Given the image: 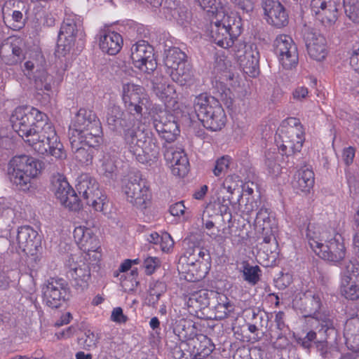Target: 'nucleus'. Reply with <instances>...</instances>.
<instances>
[{
    "label": "nucleus",
    "mask_w": 359,
    "mask_h": 359,
    "mask_svg": "<svg viewBox=\"0 0 359 359\" xmlns=\"http://www.w3.org/2000/svg\"><path fill=\"white\" fill-rule=\"evenodd\" d=\"M16 241L18 248L27 253H33L41 246V236L29 226H22L18 229Z\"/></svg>",
    "instance_id": "393cba45"
},
{
    "label": "nucleus",
    "mask_w": 359,
    "mask_h": 359,
    "mask_svg": "<svg viewBox=\"0 0 359 359\" xmlns=\"http://www.w3.org/2000/svg\"><path fill=\"white\" fill-rule=\"evenodd\" d=\"M264 203L260 198L254 199L253 198H248L245 204L242 207V213L243 215L248 216L246 220L250 221L251 215L254 212H258L259 209L262 207Z\"/></svg>",
    "instance_id": "8fccbe9b"
},
{
    "label": "nucleus",
    "mask_w": 359,
    "mask_h": 359,
    "mask_svg": "<svg viewBox=\"0 0 359 359\" xmlns=\"http://www.w3.org/2000/svg\"><path fill=\"white\" fill-rule=\"evenodd\" d=\"M111 320L118 323H125L128 318L123 313L121 307L114 308L111 312Z\"/></svg>",
    "instance_id": "69168bd1"
},
{
    "label": "nucleus",
    "mask_w": 359,
    "mask_h": 359,
    "mask_svg": "<svg viewBox=\"0 0 359 359\" xmlns=\"http://www.w3.org/2000/svg\"><path fill=\"white\" fill-rule=\"evenodd\" d=\"M153 126L158 135L165 141V144L173 142L180 135L178 124L175 117L165 111L153 116Z\"/></svg>",
    "instance_id": "2eb2a0df"
},
{
    "label": "nucleus",
    "mask_w": 359,
    "mask_h": 359,
    "mask_svg": "<svg viewBox=\"0 0 359 359\" xmlns=\"http://www.w3.org/2000/svg\"><path fill=\"white\" fill-rule=\"evenodd\" d=\"M74 238L79 248L86 253L85 259H90V252L94 253V260L99 259L100 242L92 229L83 226H77L74 231Z\"/></svg>",
    "instance_id": "a211bd4d"
},
{
    "label": "nucleus",
    "mask_w": 359,
    "mask_h": 359,
    "mask_svg": "<svg viewBox=\"0 0 359 359\" xmlns=\"http://www.w3.org/2000/svg\"><path fill=\"white\" fill-rule=\"evenodd\" d=\"M215 318L224 319L234 310L233 305L229 301H222L219 302L215 306Z\"/></svg>",
    "instance_id": "603ef678"
},
{
    "label": "nucleus",
    "mask_w": 359,
    "mask_h": 359,
    "mask_svg": "<svg viewBox=\"0 0 359 359\" xmlns=\"http://www.w3.org/2000/svg\"><path fill=\"white\" fill-rule=\"evenodd\" d=\"M12 128L24 140L33 130L30 107H17L10 118Z\"/></svg>",
    "instance_id": "4be33fe9"
},
{
    "label": "nucleus",
    "mask_w": 359,
    "mask_h": 359,
    "mask_svg": "<svg viewBox=\"0 0 359 359\" xmlns=\"http://www.w3.org/2000/svg\"><path fill=\"white\" fill-rule=\"evenodd\" d=\"M255 225L258 231H265L267 233L276 229L275 218L264 204L256 214Z\"/></svg>",
    "instance_id": "72a5a7b5"
},
{
    "label": "nucleus",
    "mask_w": 359,
    "mask_h": 359,
    "mask_svg": "<svg viewBox=\"0 0 359 359\" xmlns=\"http://www.w3.org/2000/svg\"><path fill=\"white\" fill-rule=\"evenodd\" d=\"M169 144H164V157L172 172L175 176L184 177L188 171L189 163L184 150Z\"/></svg>",
    "instance_id": "6ab92c4d"
},
{
    "label": "nucleus",
    "mask_w": 359,
    "mask_h": 359,
    "mask_svg": "<svg viewBox=\"0 0 359 359\" xmlns=\"http://www.w3.org/2000/svg\"><path fill=\"white\" fill-rule=\"evenodd\" d=\"M355 154V149L353 147L344 148L342 152V160L346 165L353 163Z\"/></svg>",
    "instance_id": "0e129e2a"
},
{
    "label": "nucleus",
    "mask_w": 359,
    "mask_h": 359,
    "mask_svg": "<svg viewBox=\"0 0 359 359\" xmlns=\"http://www.w3.org/2000/svg\"><path fill=\"white\" fill-rule=\"evenodd\" d=\"M165 8L170 13L171 17L177 22L178 24L184 25L189 19V13L185 6H180L177 2L172 0H166Z\"/></svg>",
    "instance_id": "e433bc0d"
},
{
    "label": "nucleus",
    "mask_w": 359,
    "mask_h": 359,
    "mask_svg": "<svg viewBox=\"0 0 359 359\" xmlns=\"http://www.w3.org/2000/svg\"><path fill=\"white\" fill-rule=\"evenodd\" d=\"M99 337L90 330H86L83 335L79 339L80 344L83 345L86 348H95L98 342Z\"/></svg>",
    "instance_id": "864d4df0"
},
{
    "label": "nucleus",
    "mask_w": 359,
    "mask_h": 359,
    "mask_svg": "<svg viewBox=\"0 0 359 359\" xmlns=\"http://www.w3.org/2000/svg\"><path fill=\"white\" fill-rule=\"evenodd\" d=\"M187 61V55L179 48L171 47L165 50L163 62L167 69L166 72L179 67Z\"/></svg>",
    "instance_id": "f704fd0d"
},
{
    "label": "nucleus",
    "mask_w": 359,
    "mask_h": 359,
    "mask_svg": "<svg viewBox=\"0 0 359 359\" xmlns=\"http://www.w3.org/2000/svg\"><path fill=\"white\" fill-rule=\"evenodd\" d=\"M311 10L316 20L325 27H330L337 20V8L332 0H311Z\"/></svg>",
    "instance_id": "aec40b11"
},
{
    "label": "nucleus",
    "mask_w": 359,
    "mask_h": 359,
    "mask_svg": "<svg viewBox=\"0 0 359 359\" xmlns=\"http://www.w3.org/2000/svg\"><path fill=\"white\" fill-rule=\"evenodd\" d=\"M359 277V263L356 260H348L344 263L341 272V280L346 278H354Z\"/></svg>",
    "instance_id": "49530a36"
},
{
    "label": "nucleus",
    "mask_w": 359,
    "mask_h": 359,
    "mask_svg": "<svg viewBox=\"0 0 359 359\" xmlns=\"http://www.w3.org/2000/svg\"><path fill=\"white\" fill-rule=\"evenodd\" d=\"M344 336L346 344L355 352L359 351V318L353 317L346 321Z\"/></svg>",
    "instance_id": "c85d7f7f"
},
{
    "label": "nucleus",
    "mask_w": 359,
    "mask_h": 359,
    "mask_svg": "<svg viewBox=\"0 0 359 359\" xmlns=\"http://www.w3.org/2000/svg\"><path fill=\"white\" fill-rule=\"evenodd\" d=\"M159 260L157 257H149L144 261L143 266L145 269V272L148 275L153 273L156 268L158 266Z\"/></svg>",
    "instance_id": "680f3d73"
},
{
    "label": "nucleus",
    "mask_w": 359,
    "mask_h": 359,
    "mask_svg": "<svg viewBox=\"0 0 359 359\" xmlns=\"http://www.w3.org/2000/svg\"><path fill=\"white\" fill-rule=\"evenodd\" d=\"M123 138L125 147L142 163L156 158L159 154L158 141L149 130L128 128Z\"/></svg>",
    "instance_id": "f03ea898"
},
{
    "label": "nucleus",
    "mask_w": 359,
    "mask_h": 359,
    "mask_svg": "<svg viewBox=\"0 0 359 359\" xmlns=\"http://www.w3.org/2000/svg\"><path fill=\"white\" fill-rule=\"evenodd\" d=\"M201 262L197 259L196 253L191 250H187L185 254L180 257L177 265V269L180 272L191 271L190 266L194 268V264H201Z\"/></svg>",
    "instance_id": "a19ab883"
},
{
    "label": "nucleus",
    "mask_w": 359,
    "mask_h": 359,
    "mask_svg": "<svg viewBox=\"0 0 359 359\" xmlns=\"http://www.w3.org/2000/svg\"><path fill=\"white\" fill-rule=\"evenodd\" d=\"M76 188L86 204L96 211H102L106 196L99 189L96 180L87 175H81Z\"/></svg>",
    "instance_id": "9b49d317"
},
{
    "label": "nucleus",
    "mask_w": 359,
    "mask_h": 359,
    "mask_svg": "<svg viewBox=\"0 0 359 359\" xmlns=\"http://www.w3.org/2000/svg\"><path fill=\"white\" fill-rule=\"evenodd\" d=\"M222 18L212 20L210 25L209 34L213 42L219 46L228 48L233 46V41L240 34V21L236 22L233 16L222 14Z\"/></svg>",
    "instance_id": "6e6552de"
},
{
    "label": "nucleus",
    "mask_w": 359,
    "mask_h": 359,
    "mask_svg": "<svg viewBox=\"0 0 359 359\" xmlns=\"http://www.w3.org/2000/svg\"><path fill=\"white\" fill-rule=\"evenodd\" d=\"M83 258L70 264L67 271V276L72 279V285L77 290L86 288L90 279V265Z\"/></svg>",
    "instance_id": "b1692460"
},
{
    "label": "nucleus",
    "mask_w": 359,
    "mask_h": 359,
    "mask_svg": "<svg viewBox=\"0 0 359 359\" xmlns=\"http://www.w3.org/2000/svg\"><path fill=\"white\" fill-rule=\"evenodd\" d=\"M213 294L212 291L200 290L191 293L187 300V305L192 308L194 311L202 310L210 305L209 294Z\"/></svg>",
    "instance_id": "c9c22d12"
},
{
    "label": "nucleus",
    "mask_w": 359,
    "mask_h": 359,
    "mask_svg": "<svg viewBox=\"0 0 359 359\" xmlns=\"http://www.w3.org/2000/svg\"><path fill=\"white\" fill-rule=\"evenodd\" d=\"M194 108L198 120L211 131H218L224 127L226 116L219 102L214 97L201 93L194 100Z\"/></svg>",
    "instance_id": "39448f33"
},
{
    "label": "nucleus",
    "mask_w": 359,
    "mask_h": 359,
    "mask_svg": "<svg viewBox=\"0 0 359 359\" xmlns=\"http://www.w3.org/2000/svg\"><path fill=\"white\" fill-rule=\"evenodd\" d=\"M314 184V173L312 170L304 168L294 175L292 187L297 192L308 193Z\"/></svg>",
    "instance_id": "7c9ffc66"
},
{
    "label": "nucleus",
    "mask_w": 359,
    "mask_h": 359,
    "mask_svg": "<svg viewBox=\"0 0 359 359\" xmlns=\"http://www.w3.org/2000/svg\"><path fill=\"white\" fill-rule=\"evenodd\" d=\"M24 67H25V69H24L25 74L27 76H33V75L36 72V71H34L35 69H36V70L37 69H43V65L41 64V65H39L38 63L36 64L34 60L27 61L25 63Z\"/></svg>",
    "instance_id": "338daca9"
},
{
    "label": "nucleus",
    "mask_w": 359,
    "mask_h": 359,
    "mask_svg": "<svg viewBox=\"0 0 359 359\" xmlns=\"http://www.w3.org/2000/svg\"><path fill=\"white\" fill-rule=\"evenodd\" d=\"M165 291V285L160 281L154 283L153 286H150L149 296L148 297V305L155 308L162 295Z\"/></svg>",
    "instance_id": "a18cd8bd"
},
{
    "label": "nucleus",
    "mask_w": 359,
    "mask_h": 359,
    "mask_svg": "<svg viewBox=\"0 0 359 359\" xmlns=\"http://www.w3.org/2000/svg\"><path fill=\"white\" fill-rule=\"evenodd\" d=\"M84 36L83 20L74 13L66 14L58 35L57 53L65 56L74 44L76 37Z\"/></svg>",
    "instance_id": "1a4fd4ad"
},
{
    "label": "nucleus",
    "mask_w": 359,
    "mask_h": 359,
    "mask_svg": "<svg viewBox=\"0 0 359 359\" xmlns=\"http://www.w3.org/2000/svg\"><path fill=\"white\" fill-rule=\"evenodd\" d=\"M280 156L276 152L268 151L266 154L265 165L269 172L273 175H278L281 171V166L279 163Z\"/></svg>",
    "instance_id": "37998d69"
},
{
    "label": "nucleus",
    "mask_w": 359,
    "mask_h": 359,
    "mask_svg": "<svg viewBox=\"0 0 359 359\" xmlns=\"http://www.w3.org/2000/svg\"><path fill=\"white\" fill-rule=\"evenodd\" d=\"M304 140V128L298 118L290 117L278 128L276 141L282 155L290 156L300 151Z\"/></svg>",
    "instance_id": "0eeeda50"
},
{
    "label": "nucleus",
    "mask_w": 359,
    "mask_h": 359,
    "mask_svg": "<svg viewBox=\"0 0 359 359\" xmlns=\"http://www.w3.org/2000/svg\"><path fill=\"white\" fill-rule=\"evenodd\" d=\"M106 121L109 128L115 132L123 130L124 133L128 128L135 125L133 116L128 112L126 114L119 106L115 104L108 107Z\"/></svg>",
    "instance_id": "412c9836"
},
{
    "label": "nucleus",
    "mask_w": 359,
    "mask_h": 359,
    "mask_svg": "<svg viewBox=\"0 0 359 359\" xmlns=\"http://www.w3.org/2000/svg\"><path fill=\"white\" fill-rule=\"evenodd\" d=\"M321 306L320 297L318 294H314L311 297H306V311L309 316H313L318 320L320 321L321 328L318 330V334L322 336L327 337L335 333L333 322L330 318L324 317L319 319L318 312Z\"/></svg>",
    "instance_id": "5701e85b"
},
{
    "label": "nucleus",
    "mask_w": 359,
    "mask_h": 359,
    "mask_svg": "<svg viewBox=\"0 0 359 359\" xmlns=\"http://www.w3.org/2000/svg\"><path fill=\"white\" fill-rule=\"evenodd\" d=\"M159 245L163 251L168 252L173 247L174 241L169 233H163Z\"/></svg>",
    "instance_id": "e2e57ef3"
},
{
    "label": "nucleus",
    "mask_w": 359,
    "mask_h": 359,
    "mask_svg": "<svg viewBox=\"0 0 359 359\" xmlns=\"http://www.w3.org/2000/svg\"><path fill=\"white\" fill-rule=\"evenodd\" d=\"M62 195H64V200H59L62 205L73 211L80 210L81 201L71 187L70 190H65Z\"/></svg>",
    "instance_id": "79ce46f5"
},
{
    "label": "nucleus",
    "mask_w": 359,
    "mask_h": 359,
    "mask_svg": "<svg viewBox=\"0 0 359 359\" xmlns=\"http://www.w3.org/2000/svg\"><path fill=\"white\" fill-rule=\"evenodd\" d=\"M259 53L252 46L247 48L243 55L240 56V64L245 74L255 76L259 72Z\"/></svg>",
    "instance_id": "c756f323"
},
{
    "label": "nucleus",
    "mask_w": 359,
    "mask_h": 359,
    "mask_svg": "<svg viewBox=\"0 0 359 359\" xmlns=\"http://www.w3.org/2000/svg\"><path fill=\"white\" fill-rule=\"evenodd\" d=\"M30 111L32 115V125L33 126V130H37V127L41 126L45 128L47 126H53V124L48 121L47 115L42 113L39 109L34 107H30Z\"/></svg>",
    "instance_id": "c03bdc74"
},
{
    "label": "nucleus",
    "mask_w": 359,
    "mask_h": 359,
    "mask_svg": "<svg viewBox=\"0 0 359 359\" xmlns=\"http://www.w3.org/2000/svg\"><path fill=\"white\" fill-rule=\"evenodd\" d=\"M304 40L309 56L316 61H322L327 55L326 39L321 34L308 32Z\"/></svg>",
    "instance_id": "a878e982"
},
{
    "label": "nucleus",
    "mask_w": 359,
    "mask_h": 359,
    "mask_svg": "<svg viewBox=\"0 0 359 359\" xmlns=\"http://www.w3.org/2000/svg\"><path fill=\"white\" fill-rule=\"evenodd\" d=\"M101 170L109 178H112L116 171L114 160L109 156H104L102 160Z\"/></svg>",
    "instance_id": "5fc2aeb1"
},
{
    "label": "nucleus",
    "mask_w": 359,
    "mask_h": 359,
    "mask_svg": "<svg viewBox=\"0 0 359 359\" xmlns=\"http://www.w3.org/2000/svg\"><path fill=\"white\" fill-rule=\"evenodd\" d=\"M306 238L310 248L323 259L338 263L346 256L344 239L339 233H334L330 238L319 227L310 224L306 230Z\"/></svg>",
    "instance_id": "f257e3e1"
},
{
    "label": "nucleus",
    "mask_w": 359,
    "mask_h": 359,
    "mask_svg": "<svg viewBox=\"0 0 359 359\" xmlns=\"http://www.w3.org/2000/svg\"><path fill=\"white\" fill-rule=\"evenodd\" d=\"M69 138L75 159L83 165L90 164L100 145H91L88 141L76 139L75 136Z\"/></svg>",
    "instance_id": "bb28decb"
},
{
    "label": "nucleus",
    "mask_w": 359,
    "mask_h": 359,
    "mask_svg": "<svg viewBox=\"0 0 359 359\" xmlns=\"http://www.w3.org/2000/svg\"><path fill=\"white\" fill-rule=\"evenodd\" d=\"M273 46L275 54L285 69H292L297 66L299 61L297 48L290 36L278 35Z\"/></svg>",
    "instance_id": "ddd939ff"
},
{
    "label": "nucleus",
    "mask_w": 359,
    "mask_h": 359,
    "mask_svg": "<svg viewBox=\"0 0 359 359\" xmlns=\"http://www.w3.org/2000/svg\"><path fill=\"white\" fill-rule=\"evenodd\" d=\"M153 91L162 101L166 102L169 98H172L175 94V87L168 83L167 79L162 74H158L152 81Z\"/></svg>",
    "instance_id": "473e14b6"
},
{
    "label": "nucleus",
    "mask_w": 359,
    "mask_h": 359,
    "mask_svg": "<svg viewBox=\"0 0 359 359\" xmlns=\"http://www.w3.org/2000/svg\"><path fill=\"white\" fill-rule=\"evenodd\" d=\"M88 141L91 145H100L102 141V128L100 119L90 110L80 109L69 129V137Z\"/></svg>",
    "instance_id": "20e7f679"
},
{
    "label": "nucleus",
    "mask_w": 359,
    "mask_h": 359,
    "mask_svg": "<svg viewBox=\"0 0 359 359\" xmlns=\"http://www.w3.org/2000/svg\"><path fill=\"white\" fill-rule=\"evenodd\" d=\"M122 100L127 111L133 116H141L143 108H147L149 103L143 88L131 83L123 85Z\"/></svg>",
    "instance_id": "f8f14e48"
},
{
    "label": "nucleus",
    "mask_w": 359,
    "mask_h": 359,
    "mask_svg": "<svg viewBox=\"0 0 359 359\" xmlns=\"http://www.w3.org/2000/svg\"><path fill=\"white\" fill-rule=\"evenodd\" d=\"M317 350L320 352V355L325 359H329L334 356V353L338 351L334 348H329L327 342L325 340H320L314 342Z\"/></svg>",
    "instance_id": "bf43d9fd"
},
{
    "label": "nucleus",
    "mask_w": 359,
    "mask_h": 359,
    "mask_svg": "<svg viewBox=\"0 0 359 359\" xmlns=\"http://www.w3.org/2000/svg\"><path fill=\"white\" fill-rule=\"evenodd\" d=\"M25 142L39 154H50L59 159L65 157L63 145L54 126H47L43 128L38 126L37 130H33L29 136H27Z\"/></svg>",
    "instance_id": "423d86ee"
},
{
    "label": "nucleus",
    "mask_w": 359,
    "mask_h": 359,
    "mask_svg": "<svg viewBox=\"0 0 359 359\" xmlns=\"http://www.w3.org/2000/svg\"><path fill=\"white\" fill-rule=\"evenodd\" d=\"M33 78L37 90L46 91L47 93L52 90L55 84L53 76L48 74L44 69H37Z\"/></svg>",
    "instance_id": "58836bf2"
},
{
    "label": "nucleus",
    "mask_w": 359,
    "mask_h": 359,
    "mask_svg": "<svg viewBox=\"0 0 359 359\" xmlns=\"http://www.w3.org/2000/svg\"><path fill=\"white\" fill-rule=\"evenodd\" d=\"M127 201L137 208L146 209L151 201V192L147 182L138 175L130 176L123 187Z\"/></svg>",
    "instance_id": "9d476101"
},
{
    "label": "nucleus",
    "mask_w": 359,
    "mask_h": 359,
    "mask_svg": "<svg viewBox=\"0 0 359 359\" xmlns=\"http://www.w3.org/2000/svg\"><path fill=\"white\" fill-rule=\"evenodd\" d=\"M43 302L53 309L58 308L67 294V284L62 278H50L42 288Z\"/></svg>",
    "instance_id": "dca6fc26"
},
{
    "label": "nucleus",
    "mask_w": 359,
    "mask_h": 359,
    "mask_svg": "<svg viewBox=\"0 0 359 359\" xmlns=\"http://www.w3.org/2000/svg\"><path fill=\"white\" fill-rule=\"evenodd\" d=\"M231 158L229 156H223L215 161L214 169L212 172L216 177L220 176L227 172Z\"/></svg>",
    "instance_id": "4d7b16f0"
},
{
    "label": "nucleus",
    "mask_w": 359,
    "mask_h": 359,
    "mask_svg": "<svg viewBox=\"0 0 359 359\" xmlns=\"http://www.w3.org/2000/svg\"><path fill=\"white\" fill-rule=\"evenodd\" d=\"M344 6L346 16L353 22L359 23V0H345Z\"/></svg>",
    "instance_id": "de8ad7c7"
},
{
    "label": "nucleus",
    "mask_w": 359,
    "mask_h": 359,
    "mask_svg": "<svg viewBox=\"0 0 359 359\" xmlns=\"http://www.w3.org/2000/svg\"><path fill=\"white\" fill-rule=\"evenodd\" d=\"M137 275L138 272L137 269H132L130 274L128 275L129 278H131L132 285L128 284L129 280L128 278H123V276H121V284L125 291H134L136 289L139 284Z\"/></svg>",
    "instance_id": "6e6d98bb"
},
{
    "label": "nucleus",
    "mask_w": 359,
    "mask_h": 359,
    "mask_svg": "<svg viewBox=\"0 0 359 359\" xmlns=\"http://www.w3.org/2000/svg\"><path fill=\"white\" fill-rule=\"evenodd\" d=\"M99 46L103 53L115 55L121 50L123 46L121 35L116 32L102 29L97 34Z\"/></svg>",
    "instance_id": "cd10ccee"
},
{
    "label": "nucleus",
    "mask_w": 359,
    "mask_h": 359,
    "mask_svg": "<svg viewBox=\"0 0 359 359\" xmlns=\"http://www.w3.org/2000/svg\"><path fill=\"white\" fill-rule=\"evenodd\" d=\"M262 8L266 22L278 29L288 25L289 15L278 0H262Z\"/></svg>",
    "instance_id": "f3484780"
},
{
    "label": "nucleus",
    "mask_w": 359,
    "mask_h": 359,
    "mask_svg": "<svg viewBox=\"0 0 359 359\" xmlns=\"http://www.w3.org/2000/svg\"><path fill=\"white\" fill-rule=\"evenodd\" d=\"M131 59L135 67L147 74L153 72L157 67L154 48L144 40L139 41L133 45Z\"/></svg>",
    "instance_id": "4468645a"
},
{
    "label": "nucleus",
    "mask_w": 359,
    "mask_h": 359,
    "mask_svg": "<svg viewBox=\"0 0 359 359\" xmlns=\"http://www.w3.org/2000/svg\"><path fill=\"white\" fill-rule=\"evenodd\" d=\"M55 189V195L58 200H64V191L70 190V185L68 182L60 176L53 182Z\"/></svg>",
    "instance_id": "13d9d810"
},
{
    "label": "nucleus",
    "mask_w": 359,
    "mask_h": 359,
    "mask_svg": "<svg viewBox=\"0 0 359 359\" xmlns=\"http://www.w3.org/2000/svg\"><path fill=\"white\" fill-rule=\"evenodd\" d=\"M341 294L347 299L355 301L359 299V277L353 279L346 278L341 280Z\"/></svg>",
    "instance_id": "4c0bfd02"
},
{
    "label": "nucleus",
    "mask_w": 359,
    "mask_h": 359,
    "mask_svg": "<svg viewBox=\"0 0 359 359\" xmlns=\"http://www.w3.org/2000/svg\"><path fill=\"white\" fill-rule=\"evenodd\" d=\"M200 6L208 12L216 13V17L223 14L221 0H197Z\"/></svg>",
    "instance_id": "09e8293b"
},
{
    "label": "nucleus",
    "mask_w": 359,
    "mask_h": 359,
    "mask_svg": "<svg viewBox=\"0 0 359 359\" xmlns=\"http://www.w3.org/2000/svg\"><path fill=\"white\" fill-rule=\"evenodd\" d=\"M239 271L243 275V280L249 285L255 286L260 280L262 270L259 266L250 265L247 262H243Z\"/></svg>",
    "instance_id": "ea45409f"
},
{
    "label": "nucleus",
    "mask_w": 359,
    "mask_h": 359,
    "mask_svg": "<svg viewBox=\"0 0 359 359\" xmlns=\"http://www.w3.org/2000/svg\"><path fill=\"white\" fill-rule=\"evenodd\" d=\"M167 73L174 82L182 86L191 84L194 80V72L188 61L172 70L167 71Z\"/></svg>",
    "instance_id": "2f4dec72"
},
{
    "label": "nucleus",
    "mask_w": 359,
    "mask_h": 359,
    "mask_svg": "<svg viewBox=\"0 0 359 359\" xmlns=\"http://www.w3.org/2000/svg\"><path fill=\"white\" fill-rule=\"evenodd\" d=\"M43 168V163L34 157L22 155L13 157L8 164V175L11 182L18 189L28 191L32 181Z\"/></svg>",
    "instance_id": "7ed1b4c3"
},
{
    "label": "nucleus",
    "mask_w": 359,
    "mask_h": 359,
    "mask_svg": "<svg viewBox=\"0 0 359 359\" xmlns=\"http://www.w3.org/2000/svg\"><path fill=\"white\" fill-rule=\"evenodd\" d=\"M76 327L74 325H71L60 332H56L55 337L59 340L66 339H68V338H70L71 337H72L74 334V333L76 332Z\"/></svg>",
    "instance_id": "774afa93"
},
{
    "label": "nucleus",
    "mask_w": 359,
    "mask_h": 359,
    "mask_svg": "<svg viewBox=\"0 0 359 359\" xmlns=\"http://www.w3.org/2000/svg\"><path fill=\"white\" fill-rule=\"evenodd\" d=\"M292 283V276L289 273H282L276 280V285L280 290H284Z\"/></svg>",
    "instance_id": "052dcab7"
},
{
    "label": "nucleus",
    "mask_w": 359,
    "mask_h": 359,
    "mask_svg": "<svg viewBox=\"0 0 359 359\" xmlns=\"http://www.w3.org/2000/svg\"><path fill=\"white\" fill-rule=\"evenodd\" d=\"M287 331L277 330V328L271 329L269 334L271 340L275 339L273 342V347L282 349L288 344V340L285 337Z\"/></svg>",
    "instance_id": "3c124183"
}]
</instances>
